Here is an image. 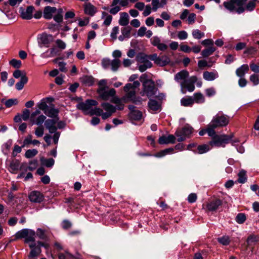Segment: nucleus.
Returning <instances> with one entry per match:
<instances>
[{
	"label": "nucleus",
	"instance_id": "obj_1",
	"mask_svg": "<svg viewBox=\"0 0 259 259\" xmlns=\"http://www.w3.org/2000/svg\"><path fill=\"white\" fill-rule=\"evenodd\" d=\"M229 122V117L220 113L214 116L209 123L208 135L212 136L214 134V129L217 127L226 126Z\"/></svg>",
	"mask_w": 259,
	"mask_h": 259
},
{
	"label": "nucleus",
	"instance_id": "obj_2",
	"mask_svg": "<svg viewBox=\"0 0 259 259\" xmlns=\"http://www.w3.org/2000/svg\"><path fill=\"white\" fill-rule=\"evenodd\" d=\"M247 0H230L229 2L224 3V7L228 10L232 12H236L240 14L244 12L243 5Z\"/></svg>",
	"mask_w": 259,
	"mask_h": 259
},
{
	"label": "nucleus",
	"instance_id": "obj_3",
	"mask_svg": "<svg viewBox=\"0 0 259 259\" xmlns=\"http://www.w3.org/2000/svg\"><path fill=\"white\" fill-rule=\"evenodd\" d=\"M209 136L212 138V140L209 142L211 147H225L231 139V137L228 135H217L215 131L214 135Z\"/></svg>",
	"mask_w": 259,
	"mask_h": 259
},
{
	"label": "nucleus",
	"instance_id": "obj_4",
	"mask_svg": "<svg viewBox=\"0 0 259 259\" xmlns=\"http://www.w3.org/2000/svg\"><path fill=\"white\" fill-rule=\"evenodd\" d=\"M136 59L138 63L140 64L138 65V69L142 72L152 67V64L149 61L150 55L140 53L137 54Z\"/></svg>",
	"mask_w": 259,
	"mask_h": 259
},
{
	"label": "nucleus",
	"instance_id": "obj_5",
	"mask_svg": "<svg viewBox=\"0 0 259 259\" xmlns=\"http://www.w3.org/2000/svg\"><path fill=\"white\" fill-rule=\"evenodd\" d=\"M156 91L154 82L153 80H147L143 82L140 95L150 98L155 94Z\"/></svg>",
	"mask_w": 259,
	"mask_h": 259
},
{
	"label": "nucleus",
	"instance_id": "obj_6",
	"mask_svg": "<svg viewBox=\"0 0 259 259\" xmlns=\"http://www.w3.org/2000/svg\"><path fill=\"white\" fill-rule=\"evenodd\" d=\"M193 128L188 124L185 125L181 130L177 131L175 133V135L178 138V142H182L189 138L193 132Z\"/></svg>",
	"mask_w": 259,
	"mask_h": 259
},
{
	"label": "nucleus",
	"instance_id": "obj_7",
	"mask_svg": "<svg viewBox=\"0 0 259 259\" xmlns=\"http://www.w3.org/2000/svg\"><path fill=\"white\" fill-rule=\"evenodd\" d=\"M53 35L47 33H42L39 34L37 37L38 44L40 48L43 47H49L50 44L53 42Z\"/></svg>",
	"mask_w": 259,
	"mask_h": 259
},
{
	"label": "nucleus",
	"instance_id": "obj_8",
	"mask_svg": "<svg viewBox=\"0 0 259 259\" xmlns=\"http://www.w3.org/2000/svg\"><path fill=\"white\" fill-rule=\"evenodd\" d=\"M98 103L94 100H87L84 102H80L76 105V108L88 114L92 106L98 105Z\"/></svg>",
	"mask_w": 259,
	"mask_h": 259
},
{
	"label": "nucleus",
	"instance_id": "obj_9",
	"mask_svg": "<svg viewBox=\"0 0 259 259\" xmlns=\"http://www.w3.org/2000/svg\"><path fill=\"white\" fill-rule=\"evenodd\" d=\"M150 60L153 61L156 64L160 66H164L170 62V59L167 56H158L156 54L150 55Z\"/></svg>",
	"mask_w": 259,
	"mask_h": 259
},
{
	"label": "nucleus",
	"instance_id": "obj_10",
	"mask_svg": "<svg viewBox=\"0 0 259 259\" xmlns=\"http://www.w3.org/2000/svg\"><path fill=\"white\" fill-rule=\"evenodd\" d=\"M97 93L102 100L106 101L115 95L116 91L114 89H111L109 91H106L105 89H98Z\"/></svg>",
	"mask_w": 259,
	"mask_h": 259
},
{
	"label": "nucleus",
	"instance_id": "obj_11",
	"mask_svg": "<svg viewBox=\"0 0 259 259\" xmlns=\"http://www.w3.org/2000/svg\"><path fill=\"white\" fill-rule=\"evenodd\" d=\"M29 198L31 202L40 203L44 200V196L40 192L33 191L29 194Z\"/></svg>",
	"mask_w": 259,
	"mask_h": 259
},
{
	"label": "nucleus",
	"instance_id": "obj_12",
	"mask_svg": "<svg viewBox=\"0 0 259 259\" xmlns=\"http://www.w3.org/2000/svg\"><path fill=\"white\" fill-rule=\"evenodd\" d=\"M34 10L33 6H29L26 10L21 9V15L23 19L30 20L32 18V13Z\"/></svg>",
	"mask_w": 259,
	"mask_h": 259
},
{
	"label": "nucleus",
	"instance_id": "obj_13",
	"mask_svg": "<svg viewBox=\"0 0 259 259\" xmlns=\"http://www.w3.org/2000/svg\"><path fill=\"white\" fill-rule=\"evenodd\" d=\"M222 204V201L217 199L209 202L206 205L207 209L210 211L216 210Z\"/></svg>",
	"mask_w": 259,
	"mask_h": 259
},
{
	"label": "nucleus",
	"instance_id": "obj_14",
	"mask_svg": "<svg viewBox=\"0 0 259 259\" xmlns=\"http://www.w3.org/2000/svg\"><path fill=\"white\" fill-rule=\"evenodd\" d=\"M176 141V137L172 135H169L167 137L163 136L158 139V143L160 144H174Z\"/></svg>",
	"mask_w": 259,
	"mask_h": 259
},
{
	"label": "nucleus",
	"instance_id": "obj_15",
	"mask_svg": "<svg viewBox=\"0 0 259 259\" xmlns=\"http://www.w3.org/2000/svg\"><path fill=\"white\" fill-rule=\"evenodd\" d=\"M84 12L87 15L93 16L97 12V9L91 3H87L84 6Z\"/></svg>",
	"mask_w": 259,
	"mask_h": 259
},
{
	"label": "nucleus",
	"instance_id": "obj_16",
	"mask_svg": "<svg viewBox=\"0 0 259 259\" xmlns=\"http://www.w3.org/2000/svg\"><path fill=\"white\" fill-rule=\"evenodd\" d=\"M57 120L56 119H47L45 122L46 128L50 133H54L57 131L56 126Z\"/></svg>",
	"mask_w": 259,
	"mask_h": 259
},
{
	"label": "nucleus",
	"instance_id": "obj_17",
	"mask_svg": "<svg viewBox=\"0 0 259 259\" xmlns=\"http://www.w3.org/2000/svg\"><path fill=\"white\" fill-rule=\"evenodd\" d=\"M57 11L55 7L47 6L44 10V17L46 19H51L53 17V14Z\"/></svg>",
	"mask_w": 259,
	"mask_h": 259
},
{
	"label": "nucleus",
	"instance_id": "obj_18",
	"mask_svg": "<svg viewBox=\"0 0 259 259\" xmlns=\"http://www.w3.org/2000/svg\"><path fill=\"white\" fill-rule=\"evenodd\" d=\"M126 94L122 97L123 103L130 102L136 96V90L132 89H128V91H124Z\"/></svg>",
	"mask_w": 259,
	"mask_h": 259
},
{
	"label": "nucleus",
	"instance_id": "obj_19",
	"mask_svg": "<svg viewBox=\"0 0 259 259\" xmlns=\"http://www.w3.org/2000/svg\"><path fill=\"white\" fill-rule=\"evenodd\" d=\"M219 77L217 71L212 72L204 71L203 73V78L207 81H212Z\"/></svg>",
	"mask_w": 259,
	"mask_h": 259
},
{
	"label": "nucleus",
	"instance_id": "obj_20",
	"mask_svg": "<svg viewBox=\"0 0 259 259\" xmlns=\"http://www.w3.org/2000/svg\"><path fill=\"white\" fill-rule=\"evenodd\" d=\"M248 65L247 64H243L236 69L235 73L238 77H242L248 72Z\"/></svg>",
	"mask_w": 259,
	"mask_h": 259
},
{
	"label": "nucleus",
	"instance_id": "obj_21",
	"mask_svg": "<svg viewBox=\"0 0 259 259\" xmlns=\"http://www.w3.org/2000/svg\"><path fill=\"white\" fill-rule=\"evenodd\" d=\"M20 161L18 159L12 160L9 165V170L12 173H16L20 168Z\"/></svg>",
	"mask_w": 259,
	"mask_h": 259
},
{
	"label": "nucleus",
	"instance_id": "obj_22",
	"mask_svg": "<svg viewBox=\"0 0 259 259\" xmlns=\"http://www.w3.org/2000/svg\"><path fill=\"white\" fill-rule=\"evenodd\" d=\"M129 16L127 13H120L118 23L121 26H126L129 23Z\"/></svg>",
	"mask_w": 259,
	"mask_h": 259
},
{
	"label": "nucleus",
	"instance_id": "obj_23",
	"mask_svg": "<svg viewBox=\"0 0 259 259\" xmlns=\"http://www.w3.org/2000/svg\"><path fill=\"white\" fill-rule=\"evenodd\" d=\"M101 18L104 19L103 25L106 26H109L112 20V16L105 12H102Z\"/></svg>",
	"mask_w": 259,
	"mask_h": 259
},
{
	"label": "nucleus",
	"instance_id": "obj_24",
	"mask_svg": "<svg viewBox=\"0 0 259 259\" xmlns=\"http://www.w3.org/2000/svg\"><path fill=\"white\" fill-rule=\"evenodd\" d=\"M210 146L209 143L208 144L198 145L197 148V151H194V152L200 154L206 153L210 149Z\"/></svg>",
	"mask_w": 259,
	"mask_h": 259
},
{
	"label": "nucleus",
	"instance_id": "obj_25",
	"mask_svg": "<svg viewBox=\"0 0 259 259\" xmlns=\"http://www.w3.org/2000/svg\"><path fill=\"white\" fill-rule=\"evenodd\" d=\"M188 75V72L186 70H183L177 73L175 75V79L178 82H179L181 80H185Z\"/></svg>",
	"mask_w": 259,
	"mask_h": 259
},
{
	"label": "nucleus",
	"instance_id": "obj_26",
	"mask_svg": "<svg viewBox=\"0 0 259 259\" xmlns=\"http://www.w3.org/2000/svg\"><path fill=\"white\" fill-rule=\"evenodd\" d=\"M101 106L107 112L111 114L114 113L116 112L117 109L115 106L110 104L109 103L104 102L101 104Z\"/></svg>",
	"mask_w": 259,
	"mask_h": 259
},
{
	"label": "nucleus",
	"instance_id": "obj_27",
	"mask_svg": "<svg viewBox=\"0 0 259 259\" xmlns=\"http://www.w3.org/2000/svg\"><path fill=\"white\" fill-rule=\"evenodd\" d=\"M35 237V232L34 230L29 229L28 233L25 239V242L28 243L30 242H34Z\"/></svg>",
	"mask_w": 259,
	"mask_h": 259
},
{
	"label": "nucleus",
	"instance_id": "obj_28",
	"mask_svg": "<svg viewBox=\"0 0 259 259\" xmlns=\"http://www.w3.org/2000/svg\"><path fill=\"white\" fill-rule=\"evenodd\" d=\"M181 104L184 106H192L194 104V100L192 97L183 98L181 100Z\"/></svg>",
	"mask_w": 259,
	"mask_h": 259
},
{
	"label": "nucleus",
	"instance_id": "obj_29",
	"mask_svg": "<svg viewBox=\"0 0 259 259\" xmlns=\"http://www.w3.org/2000/svg\"><path fill=\"white\" fill-rule=\"evenodd\" d=\"M58 110L53 107L48 108L44 113L50 117L56 118L58 116Z\"/></svg>",
	"mask_w": 259,
	"mask_h": 259
},
{
	"label": "nucleus",
	"instance_id": "obj_30",
	"mask_svg": "<svg viewBox=\"0 0 259 259\" xmlns=\"http://www.w3.org/2000/svg\"><path fill=\"white\" fill-rule=\"evenodd\" d=\"M111 102L116 105V109L119 110H123L124 108V104L123 103V101L122 98L119 99L117 97H115L112 99Z\"/></svg>",
	"mask_w": 259,
	"mask_h": 259
},
{
	"label": "nucleus",
	"instance_id": "obj_31",
	"mask_svg": "<svg viewBox=\"0 0 259 259\" xmlns=\"http://www.w3.org/2000/svg\"><path fill=\"white\" fill-rule=\"evenodd\" d=\"M83 83L88 86H91L94 84V78L92 76L85 75L81 78Z\"/></svg>",
	"mask_w": 259,
	"mask_h": 259
},
{
	"label": "nucleus",
	"instance_id": "obj_32",
	"mask_svg": "<svg viewBox=\"0 0 259 259\" xmlns=\"http://www.w3.org/2000/svg\"><path fill=\"white\" fill-rule=\"evenodd\" d=\"M130 118L134 120H139L142 117V113L139 110L133 111L129 114Z\"/></svg>",
	"mask_w": 259,
	"mask_h": 259
},
{
	"label": "nucleus",
	"instance_id": "obj_33",
	"mask_svg": "<svg viewBox=\"0 0 259 259\" xmlns=\"http://www.w3.org/2000/svg\"><path fill=\"white\" fill-rule=\"evenodd\" d=\"M46 119V117L41 114L39 115L37 117L33 118V120H30L32 124H36L38 125H41Z\"/></svg>",
	"mask_w": 259,
	"mask_h": 259
},
{
	"label": "nucleus",
	"instance_id": "obj_34",
	"mask_svg": "<svg viewBox=\"0 0 259 259\" xmlns=\"http://www.w3.org/2000/svg\"><path fill=\"white\" fill-rule=\"evenodd\" d=\"M28 78L26 76H23L20 80L16 84V88L20 91L23 89L24 84L28 82Z\"/></svg>",
	"mask_w": 259,
	"mask_h": 259
},
{
	"label": "nucleus",
	"instance_id": "obj_35",
	"mask_svg": "<svg viewBox=\"0 0 259 259\" xmlns=\"http://www.w3.org/2000/svg\"><path fill=\"white\" fill-rule=\"evenodd\" d=\"M56 49L54 48H51L50 50H48L46 52L42 53L40 57L42 58H47L52 57L55 55Z\"/></svg>",
	"mask_w": 259,
	"mask_h": 259
},
{
	"label": "nucleus",
	"instance_id": "obj_36",
	"mask_svg": "<svg viewBox=\"0 0 259 259\" xmlns=\"http://www.w3.org/2000/svg\"><path fill=\"white\" fill-rule=\"evenodd\" d=\"M238 176L237 182L239 183L243 184L246 181V171L244 170H241L238 174Z\"/></svg>",
	"mask_w": 259,
	"mask_h": 259
},
{
	"label": "nucleus",
	"instance_id": "obj_37",
	"mask_svg": "<svg viewBox=\"0 0 259 259\" xmlns=\"http://www.w3.org/2000/svg\"><path fill=\"white\" fill-rule=\"evenodd\" d=\"M140 85V82L138 80L134 81L133 83H129L125 84L123 90L124 91H128V89H132L134 90H136L137 88H138Z\"/></svg>",
	"mask_w": 259,
	"mask_h": 259
},
{
	"label": "nucleus",
	"instance_id": "obj_38",
	"mask_svg": "<svg viewBox=\"0 0 259 259\" xmlns=\"http://www.w3.org/2000/svg\"><path fill=\"white\" fill-rule=\"evenodd\" d=\"M149 109L152 111H156L159 108V105L158 102L155 100H150L148 103Z\"/></svg>",
	"mask_w": 259,
	"mask_h": 259
},
{
	"label": "nucleus",
	"instance_id": "obj_39",
	"mask_svg": "<svg viewBox=\"0 0 259 259\" xmlns=\"http://www.w3.org/2000/svg\"><path fill=\"white\" fill-rule=\"evenodd\" d=\"M29 229H23L17 232L15 234L16 239L25 238L28 233Z\"/></svg>",
	"mask_w": 259,
	"mask_h": 259
},
{
	"label": "nucleus",
	"instance_id": "obj_40",
	"mask_svg": "<svg viewBox=\"0 0 259 259\" xmlns=\"http://www.w3.org/2000/svg\"><path fill=\"white\" fill-rule=\"evenodd\" d=\"M36 235L40 239L47 240L48 237L46 231L41 228H38L35 232Z\"/></svg>",
	"mask_w": 259,
	"mask_h": 259
},
{
	"label": "nucleus",
	"instance_id": "obj_41",
	"mask_svg": "<svg viewBox=\"0 0 259 259\" xmlns=\"http://www.w3.org/2000/svg\"><path fill=\"white\" fill-rule=\"evenodd\" d=\"M215 51V49L211 46L207 49L203 50L201 52V55L203 57H207L212 55Z\"/></svg>",
	"mask_w": 259,
	"mask_h": 259
},
{
	"label": "nucleus",
	"instance_id": "obj_42",
	"mask_svg": "<svg viewBox=\"0 0 259 259\" xmlns=\"http://www.w3.org/2000/svg\"><path fill=\"white\" fill-rule=\"evenodd\" d=\"M193 99L194 102H195L197 103H202L205 101L203 95L201 93H195Z\"/></svg>",
	"mask_w": 259,
	"mask_h": 259
},
{
	"label": "nucleus",
	"instance_id": "obj_43",
	"mask_svg": "<svg viewBox=\"0 0 259 259\" xmlns=\"http://www.w3.org/2000/svg\"><path fill=\"white\" fill-rule=\"evenodd\" d=\"M121 62L118 59H114L111 61V69L113 71H116L118 70L120 65Z\"/></svg>",
	"mask_w": 259,
	"mask_h": 259
},
{
	"label": "nucleus",
	"instance_id": "obj_44",
	"mask_svg": "<svg viewBox=\"0 0 259 259\" xmlns=\"http://www.w3.org/2000/svg\"><path fill=\"white\" fill-rule=\"evenodd\" d=\"M259 240V237L256 235L249 236L246 240L247 245H251L255 244Z\"/></svg>",
	"mask_w": 259,
	"mask_h": 259
},
{
	"label": "nucleus",
	"instance_id": "obj_45",
	"mask_svg": "<svg viewBox=\"0 0 259 259\" xmlns=\"http://www.w3.org/2000/svg\"><path fill=\"white\" fill-rule=\"evenodd\" d=\"M182 88L185 87L187 88L189 92H192L195 89V86L192 83H190L188 81H185L184 82L181 83Z\"/></svg>",
	"mask_w": 259,
	"mask_h": 259
},
{
	"label": "nucleus",
	"instance_id": "obj_46",
	"mask_svg": "<svg viewBox=\"0 0 259 259\" xmlns=\"http://www.w3.org/2000/svg\"><path fill=\"white\" fill-rule=\"evenodd\" d=\"M218 241L223 245H228L230 242V237L226 235L218 238Z\"/></svg>",
	"mask_w": 259,
	"mask_h": 259
},
{
	"label": "nucleus",
	"instance_id": "obj_47",
	"mask_svg": "<svg viewBox=\"0 0 259 259\" xmlns=\"http://www.w3.org/2000/svg\"><path fill=\"white\" fill-rule=\"evenodd\" d=\"M41 249L39 247H36L34 248L31 249L29 257H34L38 256L41 253Z\"/></svg>",
	"mask_w": 259,
	"mask_h": 259
},
{
	"label": "nucleus",
	"instance_id": "obj_48",
	"mask_svg": "<svg viewBox=\"0 0 259 259\" xmlns=\"http://www.w3.org/2000/svg\"><path fill=\"white\" fill-rule=\"evenodd\" d=\"M58 255L59 259H72L74 257L72 254L67 251H65L64 253H59Z\"/></svg>",
	"mask_w": 259,
	"mask_h": 259
},
{
	"label": "nucleus",
	"instance_id": "obj_49",
	"mask_svg": "<svg viewBox=\"0 0 259 259\" xmlns=\"http://www.w3.org/2000/svg\"><path fill=\"white\" fill-rule=\"evenodd\" d=\"M37 107L39 109L43 111L44 112H45L49 108L46 101V99H45L41 100L40 102L37 104Z\"/></svg>",
	"mask_w": 259,
	"mask_h": 259
},
{
	"label": "nucleus",
	"instance_id": "obj_50",
	"mask_svg": "<svg viewBox=\"0 0 259 259\" xmlns=\"http://www.w3.org/2000/svg\"><path fill=\"white\" fill-rule=\"evenodd\" d=\"M192 34L194 38L197 39H199L204 36V33L201 32L199 29L193 30Z\"/></svg>",
	"mask_w": 259,
	"mask_h": 259
},
{
	"label": "nucleus",
	"instance_id": "obj_51",
	"mask_svg": "<svg viewBox=\"0 0 259 259\" xmlns=\"http://www.w3.org/2000/svg\"><path fill=\"white\" fill-rule=\"evenodd\" d=\"M256 2H259V1H258V0H250L248 3V4H247L246 6V10L248 11H252L255 6H256Z\"/></svg>",
	"mask_w": 259,
	"mask_h": 259
},
{
	"label": "nucleus",
	"instance_id": "obj_52",
	"mask_svg": "<svg viewBox=\"0 0 259 259\" xmlns=\"http://www.w3.org/2000/svg\"><path fill=\"white\" fill-rule=\"evenodd\" d=\"M38 153L37 150L33 149H29L26 151L25 156L27 158H30L35 156Z\"/></svg>",
	"mask_w": 259,
	"mask_h": 259
},
{
	"label": "nucleus",
	"instance_id": "obj_53",
	"mask_svg": "<svg viewBox=\"0 0 259 259\" xmlns=\"http://www.w3.org/2000/svg\"><path fill=\"white\" fill-rule=\"evenodd\" d=\"M102 111L103 110L99 108H95L94 109L91 108L88 114L91 115H96L97 116H101V114H102Z\"/></svg>",
	"mask_w": 259,
	"mask_h": 259
},
{
	"label": "nucleus",
	"instance_id": "obj_54",
	"mask_svg": "<svg viewBox=\"0 0 259 259\" xmlns=\"http://www.w3.org/2000/svg\"><path fill=\"white\" fill-rule=\"evenodd\" d=\"M249 80L252 82L254 85H257L259 84V75L253 74L249 77Z\"/></svg>",
	"mask_w": 259,
	"mask_h": 259
},
{
	"label": "nucleus",
	"instance_id": "obj_55",
	"mask_svg": "<svg viewBox=\"0 0 259 259\" xmlns=\"http://www.w3.org/2000/svg\"><path fill=\"white\" fill-rule=\"evenodd\" d=\"M246 220V216L243 213H239L236 217V221L239 224H242Z\"/></svg>",
	"mask_w": 259,
	"mask_h": 259
},
{
	"label": "nucleus",
	"instance_id": "obj_56",
	"mask_svg": "<svg viewBox=\"0 0 259 259\" xmlns=\"http://www.w3.org/2000/svg\"><path fill=\"white\" fill-rule=\"evenodd\" d=\"M13 75L15 78H19V77H21V78H22V77L23 76H26L25 72L22 71L19 69L16 70L13 72Z\"/></svg>",
	"mask_w": 259,
	"mask_h": 259
},
{
	"label": "nucleus",
	"instance_id": "obj_57",
	"mask_svg": "<svg viewBox=\"0 0 259 259\" xmlns=\"http://www.w3.org/2000/svg\"><path fill=\"white\" fill-rule=\"evenodd\" d=\"M62 12V10L61 9L58 10V14L54 17V19L56 22L60 23L62 21L63 16L61 14Z\"/></svg>",
	"mask_w": 259,
	"mask_h": 259
},
{
	"label": "nucleus",
	"instance_id": "obj_58",
	"mask_svg": "<svg viewBox=\"0 0 259 259\" xmlns=\"http://www.w3.org/2000/svg\"><path fill=\"white\" fill-rule=\"evenodd\" d=\"M10 64L15 68H19L21 66L22 63L20 60H16L15 59H12Z\"/></svg>",
	"mask_w": 259,
	"mask_h": 259
},
{
	"label": "nucleus",
	"instance_id": "obj_59",
	"mask_svg": "<svg viewBox=\"0 0 259 259\" xmlns=\"http://www.w3.org/2000/svg\"><path fill=\"white\" fill-rule=\"evenodd\" d=\"M198 66L199 68H202L205 67H211V64H208L207 61L205 60H201L198 62Z\"/></svg>",
	"mask_w": 259,
	"mask_h": 259
},
{
	"label": "nucleus",
	"instance_id": "obj_60",
	"mask_svg": "<svg viewBox=\"0 0 259 259\" xmlns=\"http://www.w3.org/2000/svg\"><path fill=\"white\" fill-rule=\"evenodd\" d=\"M18 101L17 99H11L7 100L5 104L7 108H10L14 105H16Z\"/></svg>",
	"mask_w": 259,
	"mask_h": 259
},
{
	"label": "nucleus",
	"instance_id": "obj_61",
	"mask_svg": "<svg viewBox=\"0 0 259 259\" xmlns=\"http://www.w3.org/2000/svg\"><path fill=\"white\" fill-rule=\"evenodd\" d=\"M188 33L185 30H182L180 31H179L178 33V37L180 40H184L187 38L188 37Z\"/></svg>",
	"mask_w": 259,
	"mask_h": 259
},
{
	"label": "nucleus",
	"instance_id": "obj_62",
	"mask_svg": "<svg viewBox=\"0 0 259 259\" xmlns=\"http://www.w3.org/2000/svg\"><path fill=\"white\" fill-rule=\"evenodd\" d=\"M37 164L38 162L37 160H32L29 162V166H28V169L29 170L32 171L36 169Z\"/></svg>",
	"mask_w": 259,
	"mask_h": 259
},
{
	"label": "nucleus",
	"instance_id": "obj_63",
	"mask_svg": "<svg viewBox=\"0 0 259 259\" xmlns=\"http://www.w3.org/2000/svg\"><path fill=\"white\" fill-rule=\"evenodd\" d=\"M30 115L29 110L25 109L23 111L21 117L23 120L27 121L29 118H30Z\"/></svg>",
	"mask_w": 259,
	"mask_h": 259
},
{
	"label": "nucleus",
	"instance_id": "obj_64",
	"mask_svg": "<svg viewBox=\"0 0 259 259\" xmlns=\"http://www.w3.org/2000/svg\"><path fill=\"white\" fill-rule=\"evenodd\" d=\"M111 61L109 59H104L102 61V65L104 68L107 69L111 66Z\"/></svg>",
	"mask_w": 259,
	"mask_h": 259
}]
</instances>
